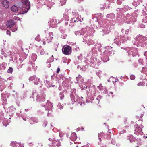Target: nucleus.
I'll list each match as a JSON object with an SVG mask.
<instances>
[{
	"label": "nucleus",
	"instance_id": "nucleus-14",
	"mask_svg": "<svg viewBox=\"0 0 147 147\" xmlns=\"http://www.w3.org/2000/svg\"><path fill=\"white\" fill-rule=\"evenodd\" d=\"M40 53L41 55H43L45 54V52L44 51V50L43 49H42L40 51Z\"/></svg>",
	"mask_w": 147,
	"mask_h": 147
},
{
	"label": "nucleus",
	"instance_id": "nucleus-10",
	"mask_svg": "<svg viewBox=\"0 0 147 147\" xmlns=\"http://www.w3.org/2000/svg\"><path fill=\"white\" fill-rule=\"evenodd\" d=\"M13 68L11 67H10L7 70V73L9 74H11L12 72Z\"/></svg>",
	"mask_w": 147,
	"mask_h": 147
},
{
	"label": "nucleus",
	"instance_id": "nucleus-26",
	"mask_svg": "<svg viewBox=\"0 0 147 147\" xmlns=\"http://www.w3.org/2000/svg\"><path fill=\"white\" fill-rule=\"evenodd\" d=\"M74 22H76V21H75V20L74 21Z\"/></svg>",
	"mask_w": 147,
	"mask_h": 147
},
{
	"label": "nucleus",
	"instance_id": "nucleus-19",
	"mask_svg": "<svg viewBox=\"0 0 147 147\" xmlns=\"http://www.w3.org/2000/svg\"><path fill=\"white\" fill-rule=\"evenodd\" d=\"M56 144L55 142H53L52 144V146H55V145Z\"/></svg>",
	"mask_w": 147,
	"mask_h": 147
},
{
	"label": "nucleus",
	"instance_id": "nucleus-20",
	"mask_svg": "<svg viewBox=\"0 0 147 147\" xmlns=\"http://www.w3.org/2000/svg\"><path fill=\"white\" fill-rule=\"evenodd\" d=\"M41 96H42V97H43L44 99H45V95H41Z\"/></svg>",
	"mask_w": 147,
	"mask_h": 147
},
{
	"label": "nucleus",
	"instance_id": "nucleus-11",
	"mask_svg": "<svg viewBox=\"0 0 147 147\" xmlns=\"http://www.w3.org/2000/svg\"><path fill=\"white\" fill-rule=\"evenodd\" d=\"M64 97V95L63 93H60V99L62 100L63 99Z\"/></svg>",
	"mask_w": 147,
	"mask_h": 147
},
{
	"label": "nucleus",
	"instance_id": "nucleus-6",
	"mask_svg": "<svg viewBox=\"0 0 147 147\" xmlns=\"http://www.w3.org/2000/svg\"><path fill=\"white\" fill-rule=\"evenodd\" d=\"M11 10L13 12H16L19 10V7L18 8L15 5H13L11 8Z\"/></svg>",
	"mask_w": 147,
	"mask_h": 147
},
{
	"label": "nucleus",
	"instance_id": "nucleus-15",
	"mask_svg": "<svg viewBox=\"0 0 147 147\" xmlns=\"http://www.w3.org/2000/svg\"><path fill=\"white\" fill-rule=\"evenodd\" d=\"M135 77L134 75H132L130 76V78L132 80H134L135 79Z\"/></svg>",
	"mask_w": 147,
	"mask_h": 147
},
{
	"label": "nucleus",
	"instance_id": "nucleus-7",
	"mask_svg": "<svg viewBox=\"0 0 147 147\" xmlns=\"http://www.w3.org/2000/svg\"><path fill=\"white\" fill-rule=\"evenodd\" d=\"M98 137L100 141H101V138L103 137L104 138H106V137L105 136V135L104 133V132H103L99 134Z\"/></svg>",
	"mask_w": 147,
	"mask_h": 147
},
{
	"label": "nucleus",
	"instance_id": "nucleus-3",
	"mask_svg": "<svg viewBox=\"0 0 147 147\" xmlns=\"http://www.w3.org/2000/svg\"><path fill=\"white\" fill-rule=\"evenodd\" d=\"M15 24L14 21L13 20H10L7 22V26L8 28H11Z\"/></svg>",
	"mask_w": 147,
	"mask_h": 147
},
{
	"label": "nucleus",
	"instance_id": "nucleus-18",
	"mask_svg": "<svg viewBox=\"0 0 147 147\" xmlns=\"http://www.w3.org/2000/svg\"><path fill=\"white\" fill-rule=\"evenodd\" d=\"M60 71V68L59 67L57 69V71L56 73H58Z\"/></svg>",
	"mask_w": 147,
	"mask_h": 147
},
{
	"label": "nucleus",
	"instance_id": "nucleus-8",
	"mask_svg": "<svg viewBox=\"0 0 147 147\" xmlns=\"http://www.w3.org/2000/svg\"><path fill=\"white\" fill-rule=\"evenodd\" d=\"M104 133L105 135V134H106L107 135H108L110 133L111 134V132H110V130H109L108 129L106 128V129L104 130Z\"/></svg>",
	"mask_w": 147,
	"mask_h": 147
},
{
	"label": "nucleus",
	"instance_id": "nucleus-23",
	"mask_svg": "<svg viewBox=\"0 0 147 147\" xmlns=\"http://www.w3.org/2000/svg\"><path fill=\"white\" fill-rule=\"evenodd\" d=\"M1 69H2L1 68H0V70H1Z\"/></svg>",
	"mask_w": 147,
	"mask_h": 147
},
{
	"label": "nucleus",
	"instance_id": "nucleus-4",
	"mask_svg": "<svg viewBox=\"0 0 147 147\" xmlns=\"http://www.w3.org/2000/svg\"><path fill=\"white\" fill-rule=\"evenodd\" d=\"M53 33L51 32H50L49 34V35L46 37V39H47L48 40V42H50V40H51L53 38Z\"/></svg>",
	"mask_w": 147,
	"mask_h": 147
},
{
	"label": "nucleus",
	"instance_id": "nucleus-22",
	"mask_svg": "<svg viewBox=\"0 0 147 147\" xmlns=\"http://www.w3.org/2000/svg\"><path fill=\"white\" fill-rule=\"evenodd\" d=\"M17 30V29H16V30ZM15 31V30H14V31Z\"/></svg>",
	"mask_w": 147,
	"mask_h": 147
},
{
	"label": "nucleus",
	"instance_id": "nucleus-12",
	"mask_svg": "<svg viewBox=\"0 0 147 147\" xmlns=\"http://www.w3.org/2000/svg\"><path fill=\"white\" fill-rule=\"evenodd\" d=\"M22 3L24 4V5H26V4H28V1L27 0H22Z\"/></svg>",
	"mask_w": 147,
	"mask_h": 147
},
{
	"label": "nucleus",
	"instance_id": "nucleus-21",
	"mask_svg": "<svg viewBox=\"0 0 147 147\" xmlns=\"http://www.w3.org/2000/svg\"><path fill=\"white\" fill-rule=\"evenodd\" d=\"M35 76H33V77H32V79H33L34 78H35Z\"/></svg>",
	"mask_w": 147,
	"mask_h": 147
},
{
	"label": "nucleus",
	"instance_id": "nucleus-2",
	"mask_svg": "<svg viewBox=\"0 0 147 147\" xmlns=\"http://www.w3.org/2000/svg\"><path fill=\"white\" fill-rule=\"evenodd\" d=\"M71 47L69 46L63 47L62 49L63 53L66 55H69L71 53Z\"/></svg>",
	"mask_w": 147,
	"mask_h": 147
},
{
	"label": "nucleus",
	"instance_id": "nucleus-1",
	"mask_svg": "<svg viewBox=\"0 0 147 147\" xmlns=\"http://www.w3.org/2000/svg\"><path fill=\"white\" fill-rule=\"evenodd\" d=\"M30 8V6L28 4L27 5H20L19 7V10L20 11V13H25L28 11Z\"/></svg>",
	"mask_w": 147,
	"mask_h": 147
},
{
	"label": "nucleus",
	"instance_id": "nucleus-9",
	"mask_svg": "<svg viewBox=\"0 0 147 147\" xmlns=\"http://www.w3.org/2000/svg\"><path fill=\"white\" fill-rule=\"evenodd\" d=\"M129 138L131 142H132L133 141L134 142V141L136 140L135 138L133 137L132 135H130L129 136Z\"/></svg>",
	"mask_w": 147,
	"mask_h": 147
},
{
	"label": "nucleus",
	"instance_id": "nucleus-25",
	"mask_svg": "<svg viewBox=\"0 0 147 147\" xmlns=\"http://www.w3.org/2000/svg\"><path fill=\"white\" fill-rule=\"evenodd\" d=\"M1 64H0V66H1Z\"/></svg>",
	"mask_w": 147,
	"mask_h": 147
},
{
	"label": "nucleus",
	"instance_id": "nucleus-5",
	"mask_svg": "<svg viewBox=\"0 0 147 147\" xmlns=\"http://www.w3.org/2000/svg\"><path fill=\"white\" fill-rule=\"evenodd\" d=\"M3 6L5 8H7L9 7V2L7 0H5L2 2Z\"/></svg>",
	"mask_w": 147,
	"mask_h": 147
},
{
	"label": "nucleus",
	"instance_id": "nucleus-17",
	"mask_svg": "<svg viewBox=\"0 0 147 147\" xmlns=\"http://www.w3.org/2000/svg\"><path fill=\"white\" fill-rule=\"evenodd\" d=\"M72 136H74V138H75V139L76 138L77 136H76V134L75 133H73L72 134Z\"/></svg>",
	"mask_w": 147,
	"mask_h": 147
},
{
	"label": "nucleus",
	"instance_id": "nucleus-24",
	"mask_svg": "<svg viewBox=\"0 0 147 147\" xmlns=\"http://www.w3.org/2000/svg\"><path fill=\"white\" fill-rule=\"evenodd\" d=\"M46 124H45V126H46Z\"/></svg>",
	"mask_w": 147,
	"mask_h": 147
},
{
	"label": "nucleus",
	"instance_id": "nucleus-16",
	"mask_svg": "<svg viewBox=\"0 0 147 147\" xmlns=\"http://www.w3.org/2000/svg\"><path fill=\"white\" fill-rule=\"evenodd\" d=\"M7 34L9 35V36L11 35V32L9 30H8L6 32Z\"/></svg>",
	"mask_w": 147,
	"mask_h": 147
},
{
	"label": "nucleus",
	"instance_id": "nucleus-13",
	"mask_svg": "<svg viewBox=\"0 0 147 147\" xmlns=\"http://www.w3.org/2000/svg\"><path fill=\"white\" fill-rule=\"evenodd\" d=\"M102 98V96H101L99 95L97 96V99L98 101H100Z\"/></svg>",
	"mask_w": 147,
	"mask_h": 147
}]
</instances>
